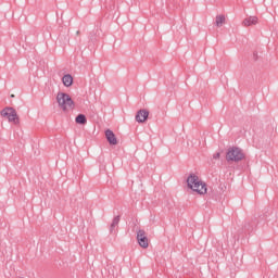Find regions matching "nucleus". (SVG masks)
Segmentation results:
<instances>
[{
  "label": "nucleus",
  "mask_w": 278,
  "mask_h": 278,
  "mask_svg": "<svg viewBox=\"0 0 278 278\" xmlns=\"http://www.w3.org/2000/svg\"><path fill=\"white\" fill-rule=\"evenodd\" d=\"M188 190H191L193 194L199 197H205L207 194V182L201 179V176L197 173H191L186 179Z\"/></svg>",
  "instance_id": "nucleus-1"
},
{
  "label": "nucleus",
  "mask_w": 278,
  "mask_h": 278,
  "mask_svg": "<svg viewBox=\"0 0 278 278\" xmlns=\"http://www.w3.org/2000/svg\"><path fill=\"white\" fill-rule=\"evenodd\" d=\"M56 102H58L59 108L63 112H71V110H75V101L73 100L71 94H68L64 91L58 92Z\"/></svg>",
  "instance_id": "nucleus-2"
},
{
  "label": "nucleus",
  "mask_w": 278,
  "mask_h": 278,
  "mask_svg": "<svg viewBox=\"0 0 278 278\" xmlns=\"http://www.w3.org/2000/svg\"><path fill=\"white\" fill-rule=\"evenodd\" d=\"M0 116H2V118H7L8 123H11L12 125H21V117L18 116L16 109L12 106H5L0 112Z\"/></svg>",
  "instance_id": "nucleus-3"
},
{
  "label": "nucleus",
  "mask_w": 278,
  "mask_h": 278,
  "mask_svg": "<svg viewBox=\"0 0 278 278\" xmlns=\"http://www.w3.org/2000/svg\"><path fill=\"white\" fill-rule=\"evenodd\" d=\"M244 151L238 147H231L226 153L227 162H242L244 160Z\"/></svg>",
  "instance_id": "nucleus-4"
},
{
  "label": "nucleus",
  "mask_w": 278,
  "mask_h": 278,
  "mask_svg": "<svg viewBox=\"0 0 278 278\" xmlns=\"http://www.w3.org/2000/svg\"><path fill=\"white\" fill-rule=\"evenodd\" d=\"M137 240L142 249H149V238H147V232L144 230H139L137 232Z\"/></svg>",
  "instance_id": "nucleus-5"
},
{
  "label": "nucleus",
  "mask_w": 278,
  "mask_h": 278,
  "mask_svg": "<svg viewBox=\"0 0 278 278\" xmlns=\"http://www.w3.org/2000/svg\"><path fill=\"white\" fill-rule=\"evenodd\" d=\"M260 23V18L257 16H249L245 17L242 22L243 27H251L253 25H257Z\"/></svg>",
  "instance_id": "nucleus-6"
},
{
  "label": "nucleus",
  "mask_w": 278,
  "mask_h": 278,
  "mask_svg": "<svg viewBox=\"0 0 278 278\" xmlns=\"http://www.w3.org/2000/svg\"><path fill=\"white\" fill-rule=\"evenodd\" d=\"M105 138L110 144L116 146L118 144V139H116V135L111 129L105 131Z\"/></svg>",
  "instance_id": "nucleus-7"
},
{
  "label": "nucleus",
  "mask_w": 278,
  "mask_h": 278,
  "mask_svg": "<svg viewBox=\"0 0 278 278\" xmlns=\"http://www.w3.org/2000/svg\"><path fill=\"white\" fill-rule=\"evenodd\" d=\"M149 118V111L147 110H140L138 111L136 115V122L137 123H144Z\"/></svg>",
  "instance_id": "nucleus-8"
},
{
  "label": "nucleus",
  "mask_w": 278,
  "mask_h": 278,
  "mask_svg": "<svg viewBox=\"0 0 278 278\" xmlns=\"http://www.w3.org/2000/svg\"><path fill=\"white\" fill-rule=\"evenodd\" d=\"M73 76L71 74H65L63 77H62V84L63 86H65V88H71V86H73Z\"/></svg>",
  "instance_id": "nucleus-9"
},
{
  "label": "nucleus",
  "mask_w": 278,
  "mask_h": 278,
  "mask_svg": "<svg viewBox=\"0 0 278 278\" xmlns=\"http://www.w3.org/2000/svg\"><path fill=\"white\" fill-rule=\"evenodd\" d=\"M227 18L225 17V15H217L215 17V25L216 27H223V25H225Z\"/></svg>",
  "instance_id": "nucleus-10"
},
{
  "label": "nucleus",
  "mask_w": 278,
  "mask_h": 278,
  "mask_svg": "<svg viewBox=\"0 0 278 278\" xmlns=\"http://www.w3.org/2000/svg\"><path fill=\"white\" fill-rule=\"evenodd\" d=\"M76 123H78V125H86V115L79 114L76 117Z\"/></svg>",
  "instance_id": "nucleus-11"
},
{
  "label": "nucleus",
  "mask_w": 278,
  "mask_h": 278,
  "mask_svg": "<svg viewBox=\"0 0 278 278\" xmlns=\"http://www.w3.org/2000/svg\"><path fill=\"white\" fill-rule=\"evenodd\" d=\"M213 157H214V160H218V159L220 157V153H219V152L215 153V154L213 155Z\"/></svg>",
  "instance_id": "nucleus-12"
},
{
  "label": "nucleus",
  "mask_w": 278,
  "mask_h": 278,
  "mask_svg": "<svg viewBox=\"0 0 278 278\" xmlns=\"http://www.w3.org/2000/svg\"><path fill=\"white\" fill-rule=\"evenodd\" d=\"M11 98L14 99V94H11Z\"/></svg>",
  "instance_id": "nucleus-13"
}]
</instances>
